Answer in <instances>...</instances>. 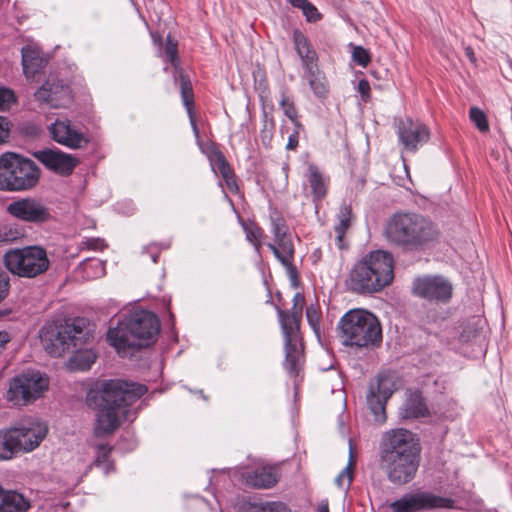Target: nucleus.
Listing matches in <instances>:
<instances>
[{"label":"nucleus","instance_id":"obj_1","mask_svg":"<svg viewBox=\"0 0 512 512\" xmlns=\"http://www.w3.org/2000/svg\"><path fill=\"white\" fill-rule=\"evenodd\" d=\"M148 391L145 385L121 379L105 380L87 394V403L98 407L94 433L112 434L123 419H129L128 407Z\"/></svg>","mask_w":512,"mask_h":512},{"label":"nucleus","instance_id":"obj_2","mask_svg":"<svg viewBox=\"0 0 512 512\" xmlns=\"http://www.w3.org/2000/svg\"><path fill=\"white\" fill-rule=\"evenodd\" d=\"M383 235L393 247L406 252H420L438 240L440 231L437 224L423 214L399 212L388 219Z\"/></svg>","mask_w":512,"mask_h":512},{"label":"nucleus","instance_id":"obj_3","mask_svg":"<svg viewBox=\"0 0 512 512\" xmlns=\"http://www.w3.org/2000/svg\"><path fill=\"white\" fill-rule=\"evenodd\" d=\"M159 331L160 323L154 313L136 310L119 321L116 327L109 328L107 341L119 355L126 356L131 350L154 342Z\"/></svg>","mask_w":512,"mask_h":512},{"label":"nucleus","instance_id":"obj_4","mask_svg":"<svg viewBox=\"0 0 512 512\" xmlns=\"http://www.w3.org/2000/svg\"><path fill=\"white\" fill-rule=\"evenodd\" d=\"M393 278L392 255L376 250L364 255L352 266L345 283L348 290L354 293L373 294L390 285Z\"/></svg>","mask_w":512,"mask_h":512},{"label":"nucleus","instance_id":"obj_5","mask_svg":"<svg viewBox=\"0 0 512 512\" xmlns=\"http://www.w3.org/2000/svg\"><path fill=\"white\" fill-rule=\"evenodd\" d=\"M338 336L345 346L371 348L382 342V328L378 318L362 308L348 310L337 324Z\"/></svg>","mask_w":512,"mask_h":512},{"label":"nucleus","instance_id":"obj_6","mask_svg":"<svg viewBox=\"0 0 512 512\" xmlns=\"http://www.w3.org/2000/svg\"><path fill=\"white\" fill-rule=\"evenodd\" d=\"M304 305V295L297 292L293 297V306L290 311L278 310V318L284 337V366L291 376H297L299 372L301 359L300 324Z\"/></svg>","mask_w":512,"mask_h":512},{"label":"nucleus","instance_id":"obj_7","mask_svg":"<svg viewBox=\"0 0 512 512\" xmlns=\"http://www.w3.org/2000/svg\"><path fill=\"white\" fill-rule=\"evenodd\" d=\"M85 319L48 323L40 331L41 343L45 351L53 357H61L83 344L87 339Z\"/></svg>","mask_w":512,"mask_h":512},{"label":"nucleus","instance_id":"obj_8","mask_svg":"<svg viewBox=\"0 0 512 512\" xmlns=\"http://www.w3.org/2000/svg\"><path fill=\"white\" fill-rule=\"evenodd\" d=\"M39 169L36 164L13 152L0 156V189L8 191L27 190L36 185Z\"/></svg>","mask_w":512,"mask_h":512},{"label":"nucleus","instance_id":"obj_9","mask_svg":"<svg viewBox=\"0 0 512 512\" xmlns=\"http://www.w3.org/2000/svg\"><path fill=\"white\" fill-rule=\"evenodd\" d=\"M6 269L21 278H36L50 266L47 252L40 246H26L8 250L3 257Z\"/></svg>","mask_w":512,"mask_h":512},{"label":"nucleus","instance_id":"obj_10","mask_svg":"<svg viewBox=\"0 0 512 512\" xmlns=\"http://www.w3.org/2000/svg\"><path fill=\"white\" fill-rule=\"evenodd\" d=\"M271 230L275 243H267L268 248L286 269V273L294 287L298 286V271L293 264L294 246L284 217L276 211L270 214Z\"/></svg>","mask_w":512,"mask_h":512},{"label":"nucleus","instance_id":"obj_11","mask_svg":"<svg viewBox=\"0 0 512 512\" xmlns=\"http://www.w3.org/2000/svg\"><path fill=\"white\" fill-rule=\"evenodd\" d=\"M49 387V379L39 371H26L12 378L7 399L14 405H27L40 398Z\"/></svg>","mask_w":512,"mask_h":512},{"label":"nucleus","instance_id":"obj_12","mask_svg":"<svg viewBox=\"0 0 512 512\" xmlns=\"http://www.w3.org/2000/svg\"><path fill=\"white\" fill-rule=\"evenodd\" d=\"M420 451L419 441L410 430L395 428L382 434L380 459L418 455Z\"/></svg>","mask_w":512,"mask_h":512},{"label":"nucleus","instance_id":"obj_13","mask_svg":"<svg viewBox=\"0 0 512 512\" xmlns=\"http://www.w3.org/2000/svg\"><path fill=\"white\" fill-rule=\"evenodd\" d=\"M453 500L429 492L405 494L390 504L392 512H418L437 508H452Z\"/></svg>","mask_w":512,"mask_h":512},{"label":"nucleus","instance_id":"obj_14","mask_svg":"<svg viewBox=\"0 0 512 512\" xmlns=\"http://www.w3.org/2000/svg\"><path fill=\"white\" fill-rule=\"evenodd\" d=\"M396 390L393 378L390 375H379L371 383L366 394L367 405L374 416V421L383 424L386 421L385 406L387 400Z\"/></svg>","mask_w":512,"mask_h":512},{"label":"nucleus","instance_id":"obj_15","mask_svg":"<svg viewBox=\"0 0 512 512\" xmlns=\"http://www.w3.org/2000/svg\"><path fill=\"white\" fill-rule=\"evenodd\" d=\"M380 462L390 482L404 485L415 477L419 468L420 454L380 459Z\"/></svg>","mask_w":512,"mask_h":512},{"label":"nucleus","instance_id":"obj_16","mask_svg":"<svg viewBox=\"0 0 512 512\" xmlns=\"http://www.w3.org/2000/svg\"><path fill=\"white\" fill-rule=\"evenodd\" d=\"M397 135L403 148L415 153L430 139V130L422 122L412 118L400 119L397 124Z\"/></svg>","mask_w":512,"mask_h":512},{"label":"nucleus","instance_id":"obj_17","mask_svg":"<svg viewBox=\"0 0 512 512\" xmlns=\"http://www.w3.org/2000/svg\"><path fill=\"white\" fill-rule=\"evenodd\" d=\"M413 293L430 301H448L452 295L451 284L440 276L416 278L413 282Z\"/></svg>","mask_w":512,"mask_h":512},{"label":"nucleus","instance_id":"obj_18","mask_svg":"<svg viewBox=\"0 0 512 512\" xmlns=\"http://www.w3.org/2000/svg\"><path fill=\"white\" fill-rule=\"evenodd\" d=\"M11 429L14 437L17 439L15 441L19 453L33 451L40 445L47 434V426L38 421L20 424Z\"/></svg>","mask_w":512,"mask_h":512},{"label":"nucleus","instance_id":"obj_19","mask_svg":"<svg viewBox=\"0 0 512 512\" xmlns=\"http://www.w3.org/2000/svg\"><path fill=\"white\" fill-rule=\"evenodd\" d=\"M7 212L26 222L42 223L50 217L49 210L39 201L25 198L13 201L7 206Z\"/></svg>","mask_w":512,"mask_h":512},{"label":"nucleus","instance_id":"obj_20","mask_svg":"<svg viewBox=\"0 0 512 512\" xmlns=\"http://www.w3.org/2000/svg\"><path fill=\"white\" fill-rule=\"evenodd\" d=\"M37 101L52 108L66 106L71 100L69 86L57 79H48L34 94Z\"/></svg>","mask_w":512,"mask_h":512},{"label":"nucleus","instance_id":"obj_21","mask_svg":"<svg viewBox=\"0 0 512 512\" xmlns=\"http://www.w3.org/2000/svg\"><path fill=\"white\" fill-rule=\"evenodd\" d=\"M51 137L57 143L71 149H79L87 144L83 133L78 131L68 119H57L49 126Z\"/></svg>","mask_w":512,"mask_h":512},{"label":"nucleus","instance_id":"obj_22","mask_svg":"<svg viewBox=\"0 0 512 512\" xmlns=\"http://www.w3.org/2000/svg\"><path fill=\"white\" fill-rule=\"evenodd\" d=\"M34 156L49 170L61 175L71 174L78 164V160L76 158L58 149H44L36 151Z\"/></svg>","mask_w":512,"mask_h":512},{"label":"nucleus","instance_id":"obj_23","mask_svg":"<svg viewBox=\"0 0 512 512\" xmlns=\"http://www.w3.org/2000/svg\"><path fill=\"white\" fill-rule=\"evenodd\" d=\"M306 166L307 169L304 174L305 182L303 186L309 188L312 200L317 206L318 203L326 197L330 180L315 164L308 162Z\"/></svg>","mask_w":512,"mask_h":512},{"label":"nucleus","instance_id":"obj_24","mask_svg":"<svg viewBox=\"0 0 512 512\" xmlns=\"http://www.w3.org/2000/svg\"><path fill=\"white\" fill-rule=\"evenodd\" d=\"M399 417L404 420L418 419L429 415L428 407L418 391L410 392L399 408Z\"/></svg>","mask_w":512,"mask_h":512},{"label":"nucleus","instance_id":"obj_25","mask_svg":"<svg viewBox=\"0 0 512 512\" xmlns=\"http://www.w3.org/2000/svg\"><path fill=\"white\" fill-rule=\"evenodd\" d=\"M248 486L258 489L273 487L278 482V473L275 467L261 466L244 475Z\"/></svg>","mask_w":512,"mask_h":512},{"label":"nucleus","instance_id":"obj_26","mask_svg":"<svg viewBox=\"0 0 512 512\" xmlns=\"http://www.w3.org/2000/svg\"><path fill=\"white\" fill-rule=\"evenodd\" d=\"M31 502L16 490H5L0 486V512H27Z\"/></svg>","mask_w":512,"mask_h":512},{"label":"nucleus","instance_id":"obj_27","mask_svg":"<svg viewBox=\"0 0 512 512\" xmlns=\"http://www.w3.org/2000/svg\"><path fill=\"white\" fill-rule=\"evenodd\" d=\"M293 43L304 69L317 66V54L308 38L298 29L293 32Z\"/></svg>","mask_w":512,"mask_h":512},{"label":"nucleus","instance_id":"obj_28","mask_svg":"<svg viewBox=\"0 0 512 512\" xmlns=\"http://www.w3.org/2000/svg\"><path fill=\"white\" fill-rule=\"evenodd\" d=\"M303 79L307 81L314 95L325 98L328 94V85L325 76L319 71L318 65L304 69Z\"/></svg>","mask_w":512,"mask_h":512},{"label":"nucleus","instance_id":"obj_29","mask_svg":"<svg viewBox=\"0 0 512 512\" xmlns=\"http://www.w3.org/2000/svg\"><path fill=\"white\" fill-rule=\"evenodd\" d=\"M23 71L27 77H32L43 65V58L37 48L25 46L21 50Z\"/></svg>","mask_w":512,"mask_h":512},{"label":"nucleus","instance_id":"obj_30","mask_svg":"<svg viewBox=\"0 0 512 512\" xmlns=\"http://www.w3.org/2000/svg\"><path fill=\"white\" fill-rule=\"evenodd\" d=\"M181 81V96L184 106L187 109L191 127L193 130V133L195 135V138L199 140V130L196 125V120L192 112V104H193V92H192V86L190 81L183 75L180 77Z\"/></svg>","mask_w":512,"mask_h":512},{"label":"nucleus","instance_id":"obj_31","mask_svg":"<svg viewBox=\"0 0 512 512\" xmlns=\"http://www.w3.org/2000/svg\"><path fill=\"white\" fill-rule=\"evenodd\" d=\"M15 440L11 428L0 430V460H10L19 453Z\"/></svg>","mask_w":512,"mask_h":512},{"label":"nucleus","instance_id":"obj_32","mask_svg":"<svg viewBox=\"0 0 512 512\" xmlns=\"http://www.w3.org/2000/svg\"><path fill=\"white\" fill-rule=\"evenodd\" d=\"M72 352L73 356L70 359L71 366L81 371L90 369L97 358L96 353L91 349H78L75 351L72 349Z\"/></svg>","mask_w":512,"mask_h":512},{"label":"nucleus","instance_id":"obj_33","mask_svg":"<svg viewBox=\"0 0 512 512\" xmlns=\"http://www.w3.org/2000/svg\"><path fill=\"white\" fill-rule=\"evenodd\" d=\"M351 208L348 205H342L338 213V224L335 226L336 241L340 249L344 247L343 238L346 230L350 226Z\"/></svg>","mask_w":512,"mask_h":512},{"label":"nucleus","instance_id":"obj_34","mask_svg":"<svg viewBox=\"0 0 512 512\" xmlns=\"http://www.w3.org/2000/svg\"><path fill=\"white\" fill-rule=\"evenodd\" d=\"M95 449L96 456L93 461V465L101 468L105 474H108L110 471L114 470V465L109 459L112 447L108 444H99Z\"/></svg>","mask_w":512,"mask_h":512},{"label":"nucleus","instance_id":"obj_35","mask_svg":"<svg viewBox=\"0 0 512 512\" xmlns=\"http://www.w3.org/2000/svg\"><path fill=\"white\" fill-rule=\"evenodd\" d=\"M356 460L353 455L352 446L350 445L349 460L347 466L339 473L335 479V483L339 488L348 490L353 480V469Z\"/></svg>","mask_w":512,"mask_h":512},{"label":"nucleus","instance_id":"obj_36","mask_svg":"<svg viewBox=\"0 0 512 512\" xmlns=\"http://www.w3.org/2000/svg\"><path fill=\"white\" fill-rule=\"evenodd\" d=\"M245 512H291L286 504L279 501L249 504Z\"/></svg>","mask_w":512,"mask_h":512},{"label":"nucleus","instance_id":"obj_37","mask_svg":"<svg viewBox=\"0 0 512 512\" xmlns=\"http://www.w3.org/2000/svg\"><path fill=\"white\" fill-rule=\"evenodd\" d=\"M81 268L87 279L99 278L105 275V265L99 259H87L81 263Z\"/></svg>","mask_w":512,"mask_h":512},{"label":"nucleus","instance_id":"obj_38","mask_svg":"<svg viewBox=\"0 0 512 512\" xmlns=\"http://www.w3.org/2000/svg\"><path fill=\"white\" fill-rule=\"evenodd\" d=\"M210 161L212 169L218 171L221 176H227V173L232 171L223 153L217 149L212 151Z\"/></svg>","mask_w":512,"mask_h":512},{"label":"nucleus","instance_id":"obj_39","mask_svg":"<svg viewBox=\"0 0 512 512\" xmlns=\"http://www.w3.org/2000/svg\"><path fill=\"white\" fill-rule=\"evenodd\" d=\"M210 161L212 169L218 171L221 176H227V173L232 171L223 153L217 149L212 151Z\"/></svg>","mask_w":512,"mask_h":512},{"label":"nucleus","instance_id":"obj_40","mask_svg":"<svg viewBox=\"0 0 512 512\" xmlns=\"http://www.w3.org/2000/svg\"><path fill=\"white\" fill-rule=\"evenodd\" d=\"M244 231L247 240L255 247V250L259 253L262 246L263 230L254 223L244 225Z\"/></svg>","mask_w":512,"mask_h":512},{"label":"nucleus","instance_id":"obj_41","mask_svg":"<svg viewBox=\"0 0 512 512\" xmlns=\"http://www.w3.org/2000/svg\"><path fill=\"white\" fill-rule=\"evenodd\" d=\"M23 236V231L12 225H0V246L9 244Z\"/></svg>","mask_w":512,"mask_h":512},{"label":"nucleus","instance_id":"obj_42","mask_svg":"<svg viewBox=\"0 0 512 512\" xmlns=\"http://www.w3.org/2000/svg\"><path fill=\"white\" fill-rule=\"evenodd\" d=\"M469 117L480 132H487L489 130L486 114L478 107L470 108Z\"/></svg>","mask_w":512,"mask_h":512},{"label":"nucleus","instance_id":"obj_43","mask_svg":"<svg viewBox=\"0 0 512 512\" xmlns=\"http://www.w3.org/2000/svg\"><path fill=\"white\" fill-rule=\"evenodd\" d=\"M280 105L283 108L284 114L291 120L294 127L303 128V125L298 121L297 109L295 108L294 103L290 101L288 97L283 95Z\"/></svg>","mask_w":512,"mask_h":512},{"label":"nucleus","instance_id":"obj_44","mask_svg":"<svg viewBox=\"0 0 512 512\" xmlns=\"http://www.w3.org/2000/svg\"><path fill=\"white\" fill-rule=\"evenodd\" d=\"M352 59L354 62L362 67H366L371 58L369 52L362 46H355L352 53Z\"/></svg>","mask_w":512,"mask_h":512},{"label":"nucleus","instance_id":"obj_45","mask_svg":"<svg viewBox=\"0 0 512 512\" xmlns=\"http://www.w3.org/2000/svg\"><path fill=\"white\" fill-rule=\"evenodd\" d=\"M301 11L307 22L315 23L322 19V14L318 11L316 6L312 4L310 1L307 5L303 7V9H301Z\"/></svg>","mask_w":512,"mask_h":512},{"label":"nucleus","instance_id":"obj_46","mask_svg":"<svg viewBox=\"0 0 512 512\" xmlns=\"http://www.w3.org/2000/svg\"><path fill=\"white\" fill-rule=\"evenodd\" d=\"M306 318L313 331L318 335L320 316L318 311L313 306L307 307Z\"/></svg>","mask_w":512,"mask_h":512},{"label":"nucleus","instance_id":"obj_47","mask_svg":"<svg viewBox=\"0 0 512 512\" xmlns=\"http://www.w3.org/2000/svg\"><path fill=\"white\" fill-rule=\"evenodd\" d=\"M15 101V95L12 90L0 87V109L8 108Z\"/></svg>","mask_w":512,"mask_h":512},{"label":"nucleus","instance_id":"obj_48","mask_svg":"<svg viewBox=\"0 0 512 512\" xmlns=\"http://www.w3.org/2000/svg\"><path fill=\"white\" fill-rule=\"evenodd\" d=\"M165 53L169 61L174 64L177 60V42L170 35L166 38Z\"/></svg>","mask_w":512,"mask_h":512},{"label":"nucleus","instance_id":"obj_49","mask_svg":"<svg viewBox=\"0 0 512 512\" xmlns=\"http://www.w3.org/2000/svg\"><path fill=\"white\" fill-rule=\"evenodd\" d=\"M9 276L6 272L0 270V302L4 300L8 293L10 288L9 283Z\"/></svg>","mask_w":512,"mask_h":512},{"label":"nucleus","instance_id":"obj_50","mask_svg":"<svg viewBox=\"0 0 512 512\" xmlns=\"http://www.w3.org/2000/svg\"><path fill=\"white\" fill-rule=\"evenodd\" d=\"M302 129L303 128L294 127V130L289 135L288 142L286 144V148L288 150H295L298 147V144H299V133H300V130H302Z\"/></svg>","mask_w":512,"mask_h":512},{"label":"nucleus","instance_id":"obj_51","mask_svg":"<svg viewBox=\"0 0 512 512\" xmlns=\"http://www.w3.org/2000/svg\"><path fill=\"white\" fill-rule=\"evenodd\" d=\"M9 121L7 118L0 116V143L5 142L9 138Z\"/></svg>","mask_w":512,"mask_h":512},{"label":"nucleus","instance_id":"obj_52","mask_svg":"<svg viewBox=\"0 0 512 512\" xmlns=\"http://www.w3.org/2000/svg\"><path fill=\"white\" fill-rule=\"evenodd\" d=\"M357 90L360 93L362 99L367 101L370 97V84L367 80L361 79L358 82Z\"/></svg>","mask_w":512,"mask_h":512},{"label":"nucleus","instance_id":"obj_53","mask_svg":"<svg viewBox=\"0 0 512 512\" xmlns=\"http://www.w3.org/2000/svg\"><path fill=\"white\" fill-rule=\"evenodd\" d=\"M222 178L224 179L226 186L228 187V189L231 192L237 191L238 187H237L236 180H235V177H234V174L232 171L228 172L227 176H222Z\"/></svg>","mask_w":512,"mask_h":512},{"label":"nucleus","instance_id":"obj_54","mask_svg":"<svg viewBox=\"0 0 512 512\" xmlns=\"http://www.w3.org/2000/svg\"><path fill=\"white\" fill-rule=\"evenodd\" d=\"M88 246L94 250H102L105 247V243L101 239H90L88 241Z\"/></svg>","mask_w":512,"mask_h":512},{"label":"nucleus","instance_id":"obj_55","mask_svg":"<svg viewBox=\"0 0 512 512\" xmlns=\"http://www.w3.org/2000/svg\"><path fill=\"white\" fill-rule=\"evenodd\" d=\"M287 2L297 9H303L305 5L309 3V0H287Z\"/></svg>","mask_w":512,"mask_h":512},{"label":"nucleus","instance_id":"obj_56","mask_svg":"<svg viewBox=\"0 0 512 512\" xmlns=\"http://www.w3.org/2000/svg\"><path fill=\"white\" fill-rule=\"evenodd\" d=\"M10 340L9 334L5 331H0V348H2Z\"/></svg>","mask_w":512,"mask_h":512},{"label":"nucleus","instance_id":"obj_57","mask_svg":"<svg viewBox=\"0 0 512 512\" xmlns=\"http://www.w3.org/2000/svg\"><path fill=\"white\" fill-rule=\"evenodd\" d=\"M465 55L469 58L471 62H475V54L473 49L470 46L465 48Z\"/></svg>","mask_w":512,"mask_h":512},{"label":"nucleus","instance_id":"obj_58","mask_svg":"<svg viewBox=\"0 0 512 512\" xmlns=\"http://www.w3.org/2000/svg\"><path fill=\"white\" fill-rule=\"evenodd\" d=\"M318 512H329L328 501L322 500L318 506Z\"/></svg>","mask_w":512,"mask_h":512},{"label":"nucleus","instance_id":"obj_59","mask_svg":"<svg viewBox=\"0 0 512 512\" xmlns=\"http://www.w3.org/2000/svg\"><path fill=\"white\" fill-rule=\"evenodd\" d=\"M151 259H152V261H153L154 263H157V261H158V255H157V254H152V255H151Z\"/></svg>","mask_w":512,"mask_h":512}]
</instances>
